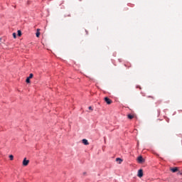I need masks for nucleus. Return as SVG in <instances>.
<instances>
[{"instance_id": "obj_1", "label": "nucleus", "mask_w": 182, "mask_h": 182, "mask_svg": "<svg viewBox=\"0 0 182 182\" xmlns=\"http://www.w3.org/2000/svg\"><path fill=\"white\" fill-rule=\"evenodd\" d=\"M105 102H106L107 105H112V103H113V101H112V100H110L109 97H105L104 98Z\"/></svg>"}, {"instance_id": "obj_2", "label": "nucleus", "mask_w": 182, "mask_h": 182, "mask_svg": "<svg viewBox=\"0 0 182 182\" xmlns=\"http://www.w3.org/2000/svg\"><path fill=\"white\" fill-rule=\"evenodd\" d=\"M28 164H29V160H27L26 158H24V159L23 160V166H24V167H26Z\"/></svg>"}, {"instance_id": "obj_3", "label": "nucleus", "mask_w": 182, "mask_h": 182, "mask_svg": "<svg viewBox=\"0 0 182 182\" xmlns=\"http://www.w3.org/2000/svg\"><path fill=\"white\" fill-rule=\"evenodd\" d=\"M137 161L139 164L144 163V159H143V156H140L137 158Z\"/></svg>"}, {"instance_id": "obj_4", "label": "nucleus", "mask_w": 182, "mask_h": 182, "mask_svg": "<svg viewBox=\"0 0 182 182\" xmlns=\"http://www.w3.org/2000/svg\"><path fill=\"white\" fill-rule=\"evenodd\" d=\"M137 176H138V177H139V178H141V177H143V169H139L138 171Z\"/></svg>"}, {"instance_id": "obj_5", "label": "nucleus", "mask_w": 182, "mask_h": 182, "mask_svg": "<svg viewBox=\"0 0 182 182\" xmlns=\"http://www.w3.org/2000/svg\"><path fill=\"white\" fill-rule=\"evenodd\" d=\"M171 171H172V173H177V171H178V168L177 167L171 168Z\"/></svg>"}, {"instance_id": "obj_6", "label": "nucleus", "mask_w": 182, "mask_h": 182, "mask_svg": "<svg viewBox=\"0 0 182 182\" xmlns=\"http://www.w3.org/2000/svg\"><path fill=\"white\" fill-rule=\"evenodd\" d=\"M82 143L85 146H89V141L86 139H82Z\"/></svg>"}, {"instance_id": "obj_7", "label": "nucleus", "mask_w": 182, "mask_h": 182, "mask_svg": "<svg viewBox=\"0 0 182 182\" xmlns=\"http://www.w3.org/2000/svg\"><path fill=\"white\" fill-rule=\"evenodd\" d=\"M39 31H41V29L38 28V29H37V32H36V36L37 38H39V36H41V32H39Z\"/></svg>"}, {"instance_id": "obj_8", "label": "nucleus", "mask_w": 182, "mask_h": 182, "mask_svg": "<svg viewBox=\"0 0 182 182\" xmlns=\"http://www.w3.org/2000/svg\"><path fill=\"white\" fill-rule=\"evenodd\" d=\"M116 161H119V164H122V162L123 161V160L120 158H117Z\"/></svg>"}, {"instance_id": "obj_9", "label": "nucleus", "mask_w": 182, "mask_h": 182, "mask_svg": "<svg viewBox=\"0 0 182 182\" xmlns=\"http://www.w3.org/2000/svg\"><path fill=\"white\" fill-rule=\"evenodd\" d=\"M127 117L128 119H129L130 120H132V119H134V115H132V114H128L127 115Z\"/></svg>"}, {"instance_id": "obj_10", "label": "nucleus", "mask_w": 182, "mask_h": 182, "mask_svg": "<svg viewBox=\"0 0 182 182\" xmlns=\"http://www.w3.org/2000/svg\"><path fill=\"white\" fill-rule=\"evenodd\" d=\"M18 36H22V31H21V30H18Z\"/></svg>"}, {"instance_id": "obj_11", "label": "nucleus", "mask_w": 182, "mask_h": 182, "mask_svg": "<svg viewBox=\"0 0 182 182\" xmlns=\"http://www.w3.org/2000/svg\"><path fill=\"white\" fill-rule=\"evenodd\" d=\"M26 82V83H31V78L27 77Z\"/></svg>"}, {"instance_id": "obj_12", "label": "nucleus", "mask_w": 182, "mask_h": 182, "mask_svg": "<svg viewBox=\"0 0 182 182\" xmlns=\"http://www.w3.org/2000/svg\"><path fill=\"white\" fill-rule=\"evenodd\" d=\"M32 77H33V74L31 73L29 75V77H28V79H32Z\"/></svg>"}, {"instance_id": "obj_13", "label": "nucleus", "mask_w": 182, "mask_h": 182, "mask_svg": "<svg viewBox=\"0 0 182 182\" xmlns=\"http://www.w3.org/2000/svg\"><path fill=\"white\" fill-rule=\"evenodd\" d=\"M9 159H10V160H14V155H9Z\"/></svg>"}, {"instance_id": "obj_14", "label": "nucleus", "mask_w": 182, "mask_h": 182, "mask_svg": "<svg viewBox=\"0 0 182 182\" xmlns=\"http://www.w3.org/2000/svg\"><path fill=\"white\" fill-rule=\"evenodd\" d=\"M13 36H14V39H16V33H14Z\"/></svg>"}, {"instance_id": "obj_15", "label": "nucleus", "mask_w": 182, "mask_h": 182, "mask_svg": "<svg viewBox=\"0 0 182 182\" xmlns=\"http://www.w3.org/2000/svg\"><path fill=\"white\" fill-rule=\"evenodd\" d=\"M88 109L89 110H91L92 112H93V108H92V107H89Z\"/></svg>"}, {"instance_id": "obj_16", "label": "nucleus", "mask_w": 182, "mask_h": 182, "mask_svg": "<svg viewBox=\"0 0 182 182\" xmlns=\"http://www.w3.org/2000/svg\"><path fill=\"white\" fill-rule=\"evenodd\" d=\"M151 97V99H154V97Z\"/></svg>"}, {"instance_id": "obj_17", "label": "nucleus", "mask_w": 182, "mask_h": 182, "mask_svg": "<svg viewBox=\"0 0 182 182\" xmlns=\"http://www.w3.org/2000/svg\"><path fill=\"white\" fill-rule=\"evenodd\" d=\"M67 16H70V14L67 15Z\"/></svg>"}]
</instances>
